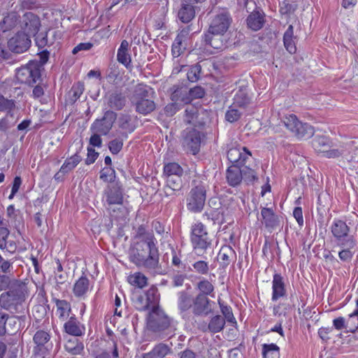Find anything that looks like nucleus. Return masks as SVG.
<instances>
[{
  "label": "nucleus",
  "mask_w": 358,
  "mask_h": 358,
  "mask_svg": "<svg viewBox=\"0 0 358 358\" xmlns=\"http://www.w3.org/2000/svg\"><path fill=\"white\" fill-rule=\"evenodd\" d=\"M64 331L75 337L81 336L85 334V327L75 315L71 316L64 324Z\"/></svg>",
  "instance_id": "21"
},
{
  "label": "nucleus",
  "mask_w": 358,
  "mask_h": 358,
  "mask_svg": "<svg viewBox=\"0 0 358 358\" xmlns=\"http://www.w3.org/2000/svg\"><path fill=\"white\" fill-rule=\"evenodd\" d=\"M221 35H214V34L208 31L203 36L205 42V48L210 50L208 48H212L215 50H220L222 48L223 43L220 38Z\"/></svg>",
  "instance_id": "35"
},
{
  "label": "nucleus",
  "mask_w": 358,
  "mask_h": 358,
  "mask_svg": "<svg viewBox=\"0 0 358 358\" xmlns=\"http://www.w3.org/2000/svg\"><path fill=\"white\" fill-rule=\"evenodd\" d=\"M136 111L142 115H148L155 110L156 105L154 101L148 99L134 101Z\"/></svg>",
  "instance_id": "32"
},
{
  "label": "nucleus",
  "mask_w": 358,
  "mask_h": 358,
  "mask_svg": "<svg viewBox=\"0 0 358 358\" xmlns=\"http://www.w3.org/2000/svg\"><path fill=\"white\" fill-rule=\"evenodd\" d=\"M225 324V319L220 315H216L210 318L208 329L213 334L219 333L224 329Z\"/></svg>",
  "instance_id": "42"
},
{
  "label": "nucleus",
  "mask_w": 358,
  "mask_h": 358,
  "mask_svg": "<svg viewBox=\"0 0 358 358\" xmlns=\"http://www.w3.org/2000/svg\"><path fill=\"white\" fill-rule=\"evenodd\" d=\"M178 16L182 22L188 23L195 16L194 6L191 3H183L181 8L178 11Z\"/></svg>",
  "instance_id": "38"
},
{
  "label": "nucleus",
  "mask_w": 358,
  "mask_h": 358,
  "mask_svg": "<svg viewBox=\"0 0 358 358\" xmlns=\"http://www.w3.org/2000/svg\"><path fill=\"white\" fill-rule=\"evenodd\" d=\"M261 215L262 217V223L265 227L270 229H273L278 224V219L275 215L273 210L269 208H262L261 210Z\"/></svg>",
  "instance_id": "29"
},
{
  "label": "nucleus",
  "mask_w": 358,
  "mask_h": 358,
  "mask_svg": "<svg viewBox=\"0 0 358 358\" xmlns=\"http://www.w3.org/2000/svg\"><path fill=\"white\" fill-rule=\"evenodd\" d=\"M16 78L21 83L32 85L41 78V73L36 66H23L17 71Z\"/></svg>",
  "instance_id": "18"
},
{
  "label": "nucleus",
  "mask_w": 358,
  "mask_h": 358,
  "mask_svg": "<svg viewBox=\"0 0 358 358\" xmlns=\"http://www.w3.org/2000/svg\"><path fill=\"white\" fill-rule=\"evenodd\" d=\"M90 289V280L85 275H82L78 279L73 287V293L78 298H85L87 293Z\"/></svg>",
  "instance_id": "26"
},
{
  "label": "nucleus",
  "mask_w": 358,
  "mask_h": 358,
  "mask_svg": "<svg viewBox=\"0 0 358 358\" xmlns=\"http://www.w3.org/2000/svg\"><path fill=\"white\" fill-rule=\"evenodd\" d=\"M15 108V101L5 98L0 94V111L6 112V113H13V109Z\"/></svg>",
  "instance_id": "54"
},
{
  "label": "nucleus",
  "mask_w": 358,
  "mask_h": 358,
  "mask_svg": "<svg viewBox=\"0 0 358 358\" xmlns=\"http://www.w3.org/2000/svg\"><path fill=\"white\" fill-rule=\"evenodd\" d=\"M155 94V92L152 87L143 83L138 84L134 90L132 96L133 102L136 100L148 99L150 94Z\"/></svg>",
  "instance_id": "33"
},
{
  "label": "nucleus",
  "mask_w": 358,
  "mask_h": 358,
  "mask_svg": "<svg viewBox=\"0 0 358 358\" xmlns=\"http://www.w3.org/2000/svg\"><path fill=\"white\" fill-rule=\"evenodd\" d=\"M243 176L244 180L246 182H252L256 180H257V174L255 170L249 168L247 166H245L243 169H241Z\"/></svg>",
  "instance_id": "62"
},
{
  "label": "nucleus",
  "mask_w": 358,
  "mask_h": 358,
  "mask_svg": "<svg viewBox=\"0 0 358 358\" xmlns=\"http://www.w3.org/2000/svg\"><path fill=\"white\" fill-rule=\"evenodd\" d=\"M106 104L110 110H121L127 103V96L122 89L116 88L106 95Z\"/></svg>",
  "instance_id": "16"
},
{
  "label": "nucleus",
  "mask_w": 358,
  "mask_h": 358,
  "mask_svg": "<svg viewBox=\"0 0 358 358\" xmlns=\"http://www.w3.org/2000/svg\"><path fill=\"white\" fill-rule=\"evenodd\" d=\"M201 72V66L200 64H196L195 65L192 66L187 73V78L188 80L192 83H195L198 81V80L200 78Z\"/></svg>",
  "instance_id": "56"
},
{
  "label": "nucleus",
  "mask_w": 358,
  "mask_h": 358,
  "mask_svg": "<svg viewBox=\"0 0 358 358\" xmlns=\"http://www.w3.org/2000/svg\"><path fill=\"white\" fill-rule=\"evenodd\" d=\"M171 353V348L165 343H160L148 352L144 353L142 358H164Z\"/></svg>",
  "instance_id": "27"
},
{
  "label": "nucleus",
  "mask_w": 358,
  "mask_h": 358,
  "mask_svg": "<svg viewBox=\"0 0 358 358\" xmlns=\"http://www.w3.org/2000/svg\"><path fill=\"white\" fill-rule=\"evenodd\" d=\"M243 179L240 166L231 165L226 171V180L228 185L235 187L241 185Z\"/></svg>",
  "instance_id": "23"
},
{
  "label": "nucleus",
  "mask_w": 358,
  "mask_h": 358,
  "mask_svg": "<svg viewBox=\"0 0 358 358\" xmlns=\"http://www.w3.org/2000/svg\"><path fill=\"white\" fill-rule=\"evenodd\" d=\"M296 41L297 38L294 35V27L290 24L283 36L284 46L290 54H294L296 51Z\"/></svg>",
  "instance_id": "30"
},
{
  "label": "nucleus",
  "mask_w": 358,
  "mask_h": 358,
  "mask_svg": "<svg viewBox=\"0 0 358 358\" xmlns=\"http://www.w3.org/2000/svg\"><path fill=\"white\" fill-rule=\"evenodd\" d=\"M117 60L123 64L127 69L131 67V58L129 54V43L127 41L123 40L117 52Z\"/></svg>",
  "instance_id": "25"
},
{
  "label": "nucleus",
  "mask_w": 358,
  "mask_h": 358,
  "mask_svg": "<svg viewBox=\"0 0 358 358\" xmlns=\"http://www.w3.org/2000/svg\"><path fill=\"white\" fill-rule=\"evenodd\" d=\"M144 295L146 297V300L148 302L149 305L150 306H152V308L154 307H158L156 305L159 301V294L158 292V289L156 287L152 286L151 287H150L144 294Z\"/></svg>",
  "instance_id": "52"
},
{
  "label": "nucleus",
  "mask_w": 358,
  "mask_h": 358,
  "mask_svg": "<svg viewBox=\"0 0 358 358\" xmlns=\"http://www.w3.org/2000/svg\"><path fill=\"white\" fill-rule=\"evenodd\" d=\"M312 144L317 152L322 153L327 158H336L344 154L343 149H331L330 139L324 136H316L313 139Z\"/></svg>",
  "instance_id": "9"
},
{
  "label": "nucleus",
  "mask_w": 358,
  "mask_h": 358,
  "mask_svg": "<svg viewBox=\"0 0 358 358\" xmlns=\"http://www.w3.org/2000/svg\"><path fill=\"white\" fill-rule=\"evenodd\" d=\"M193 306V299L185 291L178 293V308L180 313H185Z\"/></svg>",
  "instance_id": "39"
},
{
  "label": "nucleus",
  "mask_w": 358,
  "mask_h": 358,
  "mask_svg": "<svg viewBox=\"0 0 358 358\" xmlns=\"http://www.w3.org/2000/svg\"><path fill=\"white\" fill-rule=\"evenodd\" d=\"M31 45V39L27 34L17 32L8 41V49L16 54H22L26 52Z\"/></svg>",
  "instance_id": "14"
},
{
  "label": "nucleus",
  "mask_w": 358,
  "mask_h": 358,
  "mask_svg": "<svg viewBox=\"0 0 358 358\" xmlns=\"http://www.w3.org/2000/svg\"><path fill=\"white\" fill-rule=\"evenodd\" d=\"M173 322V319L162 308L154 307L149 313L147 325L148 329L152 332L163 338H170L173 335L175 330Z\"/></svg>",
  "instance_id": "3"
},
{
  "label": "nucleus",
  "mask_w": 358,
  "mask_h": 358,
  "mask_svg": "<svg viewBox=\"0 0 358 358\" xmlns=\"http://www.w3.org/2000/svg\"><path fill=\"white\" fill-rule=\"evenodd\" d=\"M15 122L14 114L6 113V116L0 120V131H7L14 125Z\"/></svg>",
  "instance_id": "59"
},
{
  "label": "nucleus",
  "mask_w": 358,
  "mask_h": 358,
  "mask_svg": "<svg viewBox=\"0 0 358 358\" xmlns=\"http://www.w3.org/2000/svg\"><path fill=\"white\" fill-rule=\"evenodd\" d=\"M203 115L205 112L203 108L192 105L188 106L185 110L184 122L194 127H202L205 124V120L201 117Z\"/></svg>",
  "instance_id": "19"
},
{
  "label": "nucleus",
  "mask_w": 358,
  "mask_h": 358,
  "mask_svg": "<svg viewBox=\"0 0 358 358\" xmlns=\"http://www.w3.org/2000/svg\"><path fill=\"white\" fill-rule=\"evenodd\" d=\"M282 122L287 129L299 139L309 138L314 134V129L311 125L300 122L294 114L284 116Z\"/></svg>",
  "instance_id": "5"
},
{
  "label": "nucleus",
  "mask_w": 358,
  "mask_h": 358,
  "mask_svg": "<svg viewBox=\"0 0 358 358\" xmlns=\"http://www.w3.org/2000/svg\"><path fill=\"white\" fill-rule=\"evenodd\" d=\"M50 338V331L38 329L33 336V341L35 344L34 351L43 355H45L52 348Z\"/></svg>",
  "instance_id": "13"
},
{
  "label": "nucleus",
  "mask_w": 358,
  "mask_h": 358,
  "mask_svg": "<svg viewBox=\"0 0 358 358\" xmlns=\"http://www.w3.org/2000/svg\"><path fill=\"white\" fill-rule=\"evenodd\" d=\"M115 178V171L111 167H105L100 172V179L113 184Z\"/></svg>",
  "instance_id": "57"
},
{
  "label": "nucleus",
  "mask_w": 358,
  "mask_h": 358,
  "mask_svg": "<svg viewBox=\"0 0 358 358\" xmlns=\"http://www.w3.org/2000/svg\"><path fill=\"white\" fill-rule=\"evenodd\" d=\"M20 23L21 29L23 31L22 33L27 34L29 38L31 36H36L41 26L39 18L32 13H25Z\"/></svg>",
  "instance_id": "17"
},
{
  "label": "nucleus",
  "mask_w": 358,
  "mask_h": 358,
  "mask_svg": "<svg viewBox=\"0 0 358 358\" xmlns=\"http://www.w3.org/2000/svg\"><path fill=\"white\" fill-rule=\"evenodd\" d=\"M82 160V157L78 154H75L69 158H67L60 168V172L65 174L72 171Z\"/></svg>",
  "instance_id": "45"
},
{
  "label": "nucleus",
  "mask_w": 358,
  "mask_h": 358,
  "mask_svg": "<svg viewBox=\"0 0 358 358\" xmlns=\"http://www.w3.org/2000/svg\"><path fill=\"white\" fill-rule=\"evenodd\" d=\"M65 350L73 355H80L83 350V343L78 338H73L69 339L64 345Z\"/></svg>",
  "instance_id": "41"
},
{
  "label": "nucleus",
  "mask_w": 358,
  "mask_h": 358,
  "mask_svg": "<svg viewBox=\"0 0 358 358\" xmlns=\"http://www.w3.org/2000/svg\"><path fill=\"white\" fill-rule=\"evenodd\" d=\"M20 318L24 319V316H9V315L8 314V319H6V330H7L6 334L12 335L16 333L20 329V324L19 320Z\"/></svg>",
  "instance_id": "49"
},
{
  "label": "nucleus",
  "mask_w": 358,
  "mask_h": 358,
  "mask_svg": "<svg viewBox=\"0 0 358 358\" xmlns=\"http://www.w3.org/2000/svg\"><path fill=\"white\" fill-rule=\"evenodd\" d=\"M192 267L194 271L200 275H207L210 271L208 262L203 260L195 262Z\"/></svg>",
  "instance_id": "58"
},
{
  "label": "nucleus",
  "mask_w": 358,
  "mask_h": 358,
  "mask_svg": "<svg viewBox=\"0 0 358 358\" xmlns=\"http://www.w3.org/2000/svg\"><path fill=\"white\" fill-rule=\"evenodd\" d=\"M213 301L203 294H196L193 298L192 313L195 316H207L213 313Z\"/></svg>",
  "instance_id": "15"
},
{
  "label": "nucleus",
  "mask_w": 358,
  "mask_h": 358,
  "mask_svg": "<svg viewBox=\"0 0 358 358\" xmlns=\"http://www.w3.org/2000/svg\"><path fill=\"white\" fill-rule=\"evenodd\" d=\"M296 9V4H292L286 1H283L280 4V13L281 15H289L293 13Z\"/></svg>",
  "instance_id": "64"
},
{
  "label": "nucleus",
  "mask_w": 358,
  "mask_h": 358,
  "mask_svg": "<svg viewBox=\"0 0 358 358\" xmlns=\"http://www.w3.org/2000/svg\"><path fill=\"white\" fill-rule=\"evenodd\" d=\"M103 198L108 206L120 205L123 203V189L119 183H113L108 185L103 192ZM120 213L124 211V208L120 206L117 208Z\"/></svg>",
  "instance_id": "10"
},
{
  "label": "nucleus",
  "mask_w": 358,
  "mask_h": 358,
  "mask_svg": "<svg viewBox=\"0 0 358 358\" xmlns=\"http://www.w3.org/2000/svg\"><path fill=\"white\" fill-rule=\"evenodd\" d=\"M251 153L245 147H232L227 152V159L232 165L244 166Z\"/></svg>",
  "instance_id": "20"
},
{
  "label": "nucleus",
  "mask_w": 358,
  "mask_h": 358,
  "mask_svg": "<svg viewBox=\"0 0 358 358\" xmlns=\"http://www.w3.org/2000/svg\"><path fill=\"white\" fill-rule=\"evenodd\" d=\"M7 289L0 295V307L13 313H20L25 300L24 285L13 278Z\"/></svg>",
  "instance_id": "2"
},
{
  "label": "nucleus",
  "mask_w": 358,
  "mask_h": 358,
  "mask_svg": "<svg viewBox=\"0 0 358 358\" xmlns=\"http://www.w3.org/2000/svg\"><path fill=\"white\" fill-rule=\"evenodd\" d=\"M120 127L129 133L134 131L135 127L131 124V117L128 115H122L119 119Z\"/></svg>",
  "instance_id": "60"
},
{
  "label": "nucleus",
  "mask_w": 358,
  "mask_h": 358,
  "mask_svg": "<svg viewBox=\"0 0 358 358\" xmlns=\"http://www.w3.org/2000/svg\"><path fill=\"white\" fill-rule=\"evenodd\" d=\"M189 33V28H185L182 29L177 35L172 45V54L175 57H179L186 49V41L188 38Z\"/></svg>",
  "instance_id": "22"
},
{
  "label": "nucleus",
  "mask_w": 358,
  "mask_h": 358,
  "mask_svg": "<svg viewBox=\"0 0 358 358\" xmlns=\"http://www.w3.org/2000/svg\"><path fill=\"white\" fill-rule=\"evenodd\" d=\"M264 358H280V348L274 343L262 345Z\"/></svg>",
  "instance_id": "48"
},
{
  "label": "nucleus",
  "mask_w": 358,
  "mask_h": 358,
  "mask_svg": "<svg viewBox=\"0 0 358 358\" xmlns=\"http://www.w3.org/2000/svg\"><path fill=\"white\" fill-rule=\"evenodd\" d=\"M19 15L16 13H8L0 22V30L6 32L13 29L17 25Z\"/></svg>",
  "instance_id": "34"
},
{
  "label": "nucleus",
  "mask_w": 358,
  "mask_h": 358,
  "mask_svg": "<svg viewBox=\"0 0 358 358\" xmlns=\"http://www.w3.org/2000/svg\"><path fill=\"white\" fill-rule=\"evenodd\" d=\"M217 303L220 308V311L223 315V318L225 319V322L231 324L233 326L237 325V322L236 318L234 316L232 308L231 306L224 303V302L221 299H218Z\"/></svg>",
  "instance_id": "43"
},
{
  "label": "nucleus",
  "mask_w": 358,
  "mask_h": 358,
  "mask_svg": "<svg viewBox=\"0 0 358 358\" xmlns=\"http://www.w3.org/2000/svg\"><path fill=\"white\" fill-rule=\"evenodd\" d=\"M206 199V187L199 184L191 189L187 197V208L192 213L202 211Z\"/></svg>",
  "instance_id": "6"
},
{
  "label": "nucleus",
  "mask_w": 358,
  "mask_h": 358,
  "mask_svg": "<svg viewBox=\"0 0 358 358\" xmlns=\"http://www.w3.org/2000/svg\"><path fill=\"white\" fill-rule=\"evenodd\" d=\"M342 250L338 252V257L343 262H349L353 257L352 249L356 245V241H352V244L349 245H344V243L337 244Z\"/></svg>",
  "instance_id": "47"
},
{
  "label": "nucleus",
  "mask_w": 358,
  "mask_h": 358,
  "mask_svg": "<svg viewBox=\"0 0 358 358\" xmlns=\"http://www.w3.org/2000/svg\"><path fill=\"white\" fill-rule=\"evenodd\" d=\"M53 301L55 303L59 318L62 320L66 319L71 312L70 303L66 300L58 299H53Z\"/></svg>",
  "instance_id": "37"
},
{
  "label": "nucleus",
  "mask_w": 358,
  "mask_h": 358,
  "mask_svg": "<svg viewBox=\"0 0 358 358\" xmlns=\"http://www.w3.org/2000/svg\"><path fill=\"white\" fill-rule=\"evenodd\" d=\"M196 289L199 291L197 294H203V296H213L214 285L207 279L202 278L196 284Z\"/></svg>",
  "instance_id": "46"
},
{
  "label": "nucleus",
  "mask_w": 358,
  "mask_h": 358,
  "mask_svg": "<svg viewBox=\"0 0 358 358\" xmlns=\"http://www.w3.org/2000/svg\"><path fill=\"white\" fill-rule=\"evenodd\" d=\"M32 314L36 320L43 318L47 314V306L43 304H37L32 308Z\"/></svg>",
  "instance_id": "63"
},
{
  "label": "nucleus",
  "mask_w": 358,
  "mask_h": 358,
  "mask_svg": "<svg viewBox=\"0 0 358 358\" xmlns=\"http://www.w3.org/2000/svg\"><path fill=\"white\" fill-rule=\"evenodd\" d=\"M182 145L187 152L197 154L201 147V133L195 128H187L182 134Z\"/></svg>",
  "instance_id": "8"
},
{
  "label": "nucleus",
  "mask_w": 358,
  "mask_h": 358,
  "mask_svg": "<svg viewBox=\"0 0 358 358\" xmlns=\"http://www.w3.org/2000/svg\"><path fill=\"white\" fill-rule=\"evenodd\" d=\"M183 170L182 167L176 162L168 163L164 165V173L166 176L173 177V176H181L182 174Z\"/></svg>",
  "instance_id": "50"
},
{
  "label": "nucleus",
  "mask_w": 358,
  "mask_h": 358,
  "mask_svg": "<svg viewBox=\"0 0 358 358\" xmlns=\"http://www.w3.org/2000/svg\"><path fill=\"white\" fill-rule=\"evenodd\" d=\"M227 211V208L225 207L218 208V210H209L205 212L203 216L206 217L207 220H210L214 223L222 224L225 222L224 217Z\"/></svg>",
  "instance_id": "36"
},
{
  "label": "nucleus",
  "mask_w": 358,
  "mask_h": 358,
  "mask_svg": "<svg viewBox=\"0 0 358 358\" xmlns=\"http://www.w3.org/2000/svg\"><path fill=\"white\" fill-rule=\"evenodd\" d=\"M132 301L136 309L140 311L146 310L150 307L144 294H135Z\"/></svg>",
  "instance_id": "53"
},
{
  "label": "nucleus",
  "mask_w": 358,
  "mask_h": 358,
  "mask_svg": "<svg viewBox=\"0 0 358 358\" xmlns=\"http://www.w3.org/2000/svg\"><path fill=\"white\" fill-rule=\"evenodd\" d=\"M190 240L193 250L198 256H203L212 248V239L206 226L200 222L192 226Z\"/></svg>",
  "instance_id": "4"
},
{
  "label": "nucleus",
  "mask_w": 358,
  "mask_h": 358,
  "mask_svg": "<svg viewBox=\"0 0 358 358\" xmlns=\"http://www.w3.org/2000/svg\"><path fill=\"white\" fill-rule=\"evenodd\" d=\"M264 23V16L259 12H253L247 18L248 27L254 31L260 29Z\"/></svg>",
  "instance_id": "40"
},
{
  "label": "nucleus",
  "mask_w": 358,
  "mask_h": 358,
  "mask_svg": "<svg viewBox=\"0 0 358 358\" xmlns=\"http://www.w3.org/2000/svg\"><path fill=\"white\" fill-rule=\"evenodd\" d=\"M217 258L222 266L227 267L236 258V252L231 246L224 245L220 250Z\"/></svg>",
  "instance_id": "31"
},
{
  "label": "nucleus",
  "mask_w": 358,
  "mask_h": 358,
  "mask_svg": "<svg viewBox=\"0 0 358 358\" xmlns=\"http://www.w3.org/2000/svg\"><path fill=\"white\" fill-rule=\"evenodd\" d=\"M231 23V18L227 12L217 14L212 20L208 31L214 35H223L229 29Z\"/></svg>",
  "instance_id": "12"
},
{
  "label": "nucleus",
  "mask_w": 358,
  "mask_h": 358,
  "mask_svg": "<svg viewBox=\"0 0 358 358\" xmlns=\"http://www.w3.org/2000/svg\"><path fill=\"white\" fill-rule=\"evenodd\" d=\"M173 90L171 94V99L172 101H182L184 103H188L191 101V99L189 95V89L187 87L174 85L173 87Z\"/></svg>",
  "instance_id": "28"
},
{
  "label": "nucleus",
  "mask_w": 358,
  "mask_h": 358,
  "mask_svg": "<svg viewBox=\"0 0 358 358\" xmlns=\"http://www.w3.org/2000/svg\"><path fill=\"white\" fill-rule=\"evenodd\" d=\"M85 90L84 84L81 82H78L72 86L67 94V101L69 103H74L83 93Z\"/></svg>",
  "instance_id": "44"
},
{
  "label": "nucleus",
  "mask_w": 358,
  "mask_h": 358,
  "mask_svg": "<svg viewBox=\"0 0 358 358\" xmlns=\"http://www.w3.org/2000/svg\"><path fill=\"white\" fill-rule=\"evenodd\" d=\"M148 278L140 272L135 273L128 277V282L134 286L143 288L147 285Z\"/></svg>",
  "instance_id": "51"
},
{
  "label": "nucleus",
  "mask_w": 358,
  "mask_h": 358,
  "mask_svg": "<svg viewBox=\"0 0 358 358\" xmlns=\"http://www.w3.org/2000/svg\"><path fill=\"white\" fill-rule=\"evenodd\" d=\"M136 237L139 239L137 242H144L145 241H147V238L151 239V241L152 242H157L152 232L146 231L145 229L142 225L138 228Z\"/></svg>",
  "instance_id": "61"
},
{
  "label": "nucleus",
  "mask_w": 358,
  "mask_h": 358,
  "mask_svg": "<svg viewBox=\"0 0 358 358\" xmlns=\"http://www.w3.org/2000/svg\"><path fill=\"white\" fill-rule=\"evenodd\" d=\"M330 231L335 238L336 244L344 243V245H349L355 241L353 235L351 234L350 227L347 223L338 218H335L331 224Z\"/></svg>",
  "instance_id": "7"
},
{
  "label": "nucleus",
  "mask_w": 358,
  "mask_h": 358,
  "mask_svg": "<svg viewBox=\"0 0 358 358\" xmlns=\"http://www.w3.org/2000/svg\"><path fill=\"white\" fill-rule=\"evenodd\" d=\"M117 119V113L113 110H108L105 112L103 117L100 120H96L91 125L92 131L101 135H106L109 133L113 125Z\"/></svg>",
  "instance_id": "11"
},
{
  "label": "nucleus",
  "mask_w": 358,
  "mask_h": 358,
  "mask_svg": "<svg viewBox=\"0 0 358 358\" xmlns=\"http://www.w3.org/2000/svg\"><path fill=\"white\" fill-rule=\"evenodd\" d=\"M151 240L136 242L130 250L129 259L137 267L155 275L161 270L159 255L157 242Z\"/></svg>",
  "instance_id": "1"
},
{
  "label": "nucleus",
  "mask_w": 358,
  "mask_h": 358,
  "mask_svg": "<svg viewBox=\"0 0 358 358\" xmlns=\"http://www.w3.org/2000/svg\"><path fill=\"white\" fill-rule=\"evenodd\" d=\"M120 69L116 64H110L107 71L106 78L110 83H116L120 78Z\"/></svg>",
  "instance_id": "55"
},
{
  "label": "nucleus",
  "mask_w": 358,
  "mask_h": 358,
  "mask_svg": "<svg viewBox=\"0 0 358 358\" xmlns=\"http://www.w3.org/2000/svg\"><path fill=\"white\" fill-rule=\"evenodd\" d=\"M286 295L285 285L280 274L273 275L272 281V301H276Z\"/></svg>",
  "instance_id": "24"
}]
</instances>
